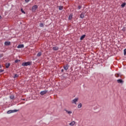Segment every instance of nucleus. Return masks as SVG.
<instances>
[{
    "mask_svg": "<svg viewBox=\"0 0 126 126\" xmlns=\"http://www.w3.org/2000/svg\"><path fill=\"white\" fill-rule=\"evenodd\" d=\"M53 50L54 51H58L59 50V47L58 46H54L53 47Z\"/></svg>",
    "mask_w": 126,
    "mask_h": 126,
    "instance_id": "nucleus-11",
    "label": "nucleus"
},
{
    "mask_svg": "<svg viewBox=\"0 0 126 126\" xmlns=\"http://www.w3.org/2000/svg\"><path fill=\"white\" fill-rule=\"evenodd\" d=\"M75 124H76V122H75V121H72L69 124V125L71 126H74V125H75Z\"/></svg>",
    "mask_w": 126,
    "mask_h": 126,
    "instance_id": "nucleus-7",
    "label": "nucleus"
},
{
    "mask_svg": "<svg viewBox=\"0 0 126 126\" xmlns=\"http://www.w3.org/2000/svg\"><path fill=\"white\" fill-rule=\"evenodd\" d=\"M31 64H32L31 62H25L23 63L22 65H23V66H28V65H31Z\"/></svg>",
    "mask_w": 126,
    "mask_h": 126,
    "instance_id": "nucleus-1",
    "label": "nucleus"
},
{
    "mask_svg": "<svg viewBox=\"0 0 126 126\" xmlns=\"http://www.w3.org/2000/svg\"><path fill=\"white\" fill-rule=\"evenodd\" d=\"M118 83H124V81H123L122 79H118L117 80Z\"/></svg>",
    "mask_w": 126,
    "mask_h": 126,
    "instance_id": "nucleus-12",
    "label": "nucleus"
},
{
    "mask_svg": "<svg viewBox=\"0 0 126 126\" xmlns=\"http://www.w3.org/2000/svg\"><path fill=\"white\" fill-rule=\"evenodd\" d=\"M19 62H20V60H16L15 61V63H19Z\"/></svg>",
    "mask_w": 126,
    "mask_h": 126,
    "instance_id": "nucleus-23",
    "label": "nucleus"
},
{
    "mask_svg": "<svg viewBox=\"0 0 126 126\" xmlns=\"http://www.w3.org/2000/svg\"><path fill=\"white\" fill-rule=\"evenodd\" d=\"M0 72H3V70H0Z\"/></svg>",
    "mask_w": 126,
    "mask_h": 126,
    "instance_id": "nucleus-29",
    "label": "nucleus"
},
{
    "mask_svg": "<svg viewBox=\"0 0 126 126\" xmlns=\"http://www.w3.org/2000/svg\"><path fill=\"white\" fill-rule=\"evenodd\" d=\"M31 0H25L26 2H29Z\"/></svg>",
    "mask_w": 126,
    "mask_h": 126,
    "instance_id": "nucleus-27",
    "label": "nucleus"
},
{
    "mask_svg": "<svg viewBox=\"0 0 126 126\" xmlns=\"http://www.w3.org/2000/svg\"><path fill=\"white\" fill-rule=\"evenodd\" d=\"M41 56H42V53H41V52H39V53L37 54V57H41Z\"/></svg>",
    "mask_w": 126,
    "mask_h": 126,
    "instance_id": "nucleus-18",
    "label": "nucleus"
},
{
    "mask_svg": "<svg viewBox=\"0 0 126 126\" xmlns=\"http://www.w3.org/2000/svg\"><path fill=\"white\" fill-rule=\"evenodd\" d=\"M81 107H82V104L79 103V104L78 105V108L79 109H80V108H81Z\"/></svg>",
    "mask_w": 126,
    "mask_h": 126,
    "instance_id": "nucleus-16",
    "label": "nucleus"
},
{
    "mask_svg": "<svg viewBox=\"0 0 126 126\" xmlns=\"http://www.w3.org/2000/svg\"><path fill=\"white\" fill-rule=\"evenodd\" d=\"M64 111H65V112L66 113V114H67V115L70 116L71 115V114H72V111H69L67 110L66 109H64Z\"/></svg>",
    "mask_w": 126,
    "mask_h": 126,
    "instance_id": "nucleus-5",
    "label": "nucleus"
},
{
    "mask_svg": "<svg viewBox=\"0 0 126 126\" xmlns=\"http://www.w3.org/2000/svg\"><path fill=\"white\" fill-rule=\"evenodd\" d=\"M40 27H44V24L40 23L39 25Z\"/></svg>",
    "mask_w": 126,
    "mask_h": 126,
    "instance_id": "nucleus-22",
    "label": "nucleus"
},
{
    "mask_svg": "<svg viewBox=\"0 0 126 126\" xmlns=\"http://www.w3.org/2000/svg\"><path fill=\"white\" fill-rule=\"evenodd\" d=\"M18 76H19V75H18V74H15L14 78H16V77H18Z\"/></svg>",
    "mask_w": 126,
    "mask_h": 126,
    "instance_id": "nucleus-24",
    "label": "nucleus"
},
{
    "mask_svg": "<svg viewBox=\"0 0 126 126\" xmlns=\"http://www.w3.org/2000/svg\"><path fill=\"white\" fill-rule=\"evenodd\" d=\"M10 98L12 100H13V99H14V96L13 95H11L10 96Z\"/></svg>",
    "mask_w": 126,
    "mask_h": 126,
    "instance_id": "nucleus-21",
    "label": "nucleus"
},
{
    "mask_svg": "<svg viewBox=\"0 0 126 126\" xmlns=\"http://www.w3.org/2000/svg\"><path fill=\"white\" fill-rule=\"evenodd\" d=\"M69 20H71L72 19V15H70L68 17Z\"/></svg>",
    "mask_w": 126,
    "mask_h": 126,
    "instance_id": "nucleus-17",
    "label": "nucleus"
},
{
    "mask_svg": "<svg viewBox=\"0 0 126 126\" xmlns=\"http://www.w3.org/2000/svg\"><path fill=\"white\" fill-rule=\"evenodd\" d=\"M10 44L11 43L10 41H5L4 42L5 46H10Z\"/></svg>",
    "mask_w": 126,
    "mask_h": 126,
    "instance_id": "nucleus-8",
    "label": "nucleus"
},
{
    "mask_svg": "<svg viewBox=\"0 0 126 126\" xmlns=\"http://www.w3.org/2000/svg\"><path fill=\"white\" fill-rule=\"evenodd\" d=\"M0 19H1V16H0Z\"/></svg>",
    "mask_w": 126,
    "mask_h": 126,
    "instance_id": "nucleus-31",
    "label": "nucleus"
},
{
    "mask_svg": "<svg viewBox=\"0 0 126 126\" xmlns=\"http://www.w3.org/2000/svg\"><path fill=\"white\" fill-rule=\"evenodd\" d=\"M22 100H23V101H24V100H25V99H23Z\"/></svg>",
    "mask_w": 126,
    "mask_h": 126,
    "instance_id": "nucleus-33",
    "label": "nucleus"
},
{
    "mask_svg": "<svg viewBox=\"0 0 126 126\" xmlns=\"http://www.w3.org/2000/svg\"><path fill=\"white\" fill-rule=\"evenodd\" d=\"M126 3H123V4H121L122 7H125L126 6Z\"/></svg>",
    "mask_w": 126,
    "mask_h": 126,
    "instance_id": "nucleus-19",
    "label": "nucleus"
},
{
    "mask_svg": "<svg viewBox=\"0 0 126 126\" xmlns=\"http://www.w3.org/2000/svg\"><path fill=\"white\" fill-rule=\"evenodd\" d=\"M81 7H82L81 6L79 5V6H78V9H80L81 8Z\"/></svg>",
    "mask_w": 126,
    "mask_h": 126,
    "instance_id": "nucleus-28",
    "label": "nucleus"
},
{
    "mask_svg": "<svg viewBox=\"0 0 126 126\" xmlns=\"http://www.w3.org/2000/svg\"><path fill=\"white\" fill-rule=\"evenodd\" d=\"M37 8H38V6H37V5L33 6L32 7V11L34 12V11H36V9H37Z\"/></svg>",
    "mask_w": 126,
    "mask_h": 126,
    "instance_id": "nucleus-3",
    "label": "nucleus"
},
{
    "mask_svg": "<svg viewBox=\"0 0 126 126\" xmlns=\"http://www.w3.org/2000/svg\"><path fill=\"white\" fill-rule=\"evenodd\" d=\"M80 18H84V13H82L81 15H80Z\"/></svg>",
    "mask_w": 126,
    "mask_h": 126,
    "instance_id": "nucleus-13",
    "label": "nucleus"
},
{
    "mask_svg": "<svg viewBox=\"0 0 126 126\" xmlns=\"http://www.w3.org/2000/svg\"><path fill=\"white\" fill-rule=\"evenodd\" d=\"M116 77H118V76H117V74L116 75Z\"/></svg>",
    "mask_w": 126,
    "mask_h": 126,
    "instance_id": "nucleus-34",
    "label": "nucleus"
},
{
    "mask_svg": "<svg viewBox=\"0 0 126 126\" xmlns=\"http://www.w3.org/2000/svg\"><path fill=\"white\" fill-rule=\"evenodd\" d=\"M18 49H21L22 48H24V45L20 44L17 46Z\"/></svg>",
    "mask_w": 126,
    "mask_h": 126,
    "instance_id": "nucleus-9",
    "label": "nucleus"
},
{
    "mask_svg": "<svg viewBox=\"0 0 126 126\" xmlns=\"http://www.w3.org/2000/svg\"><path fill=\"white\" fill-rule=\"evenodd\" d=\"M68 67H69L68 65L63 66V68L65 70H67L68 69Z\"/></svg>",
    "mask_w": 126,
    "mask_h": 126,
    "instance_id": "nucleus-10",
    "label": "nucleus"
},
{
    "mask_svg": "<svg viewBox=\"0 0 126 126\" xmlns=\"http://www.w3.org/2000/svg\"><path fill=\"white\" fill-rule=\"evenodd\" d=\"M3 57V54H0V58H2Z\"/></svg>",
    "mask_w": 126,
    "mask_h": 126,
    "instance_id": "nucleus-26",
    "label": "nucleus"
},
{
    "mask_svg": "<svg viewBox=\"0 0 126 126\" xmlns=\"http://www.w3.org/2000/svg\"><path fill=\"white\" fill-rule=\"evenodd\" d=\"M21 11L22 13H24V14H25L26 13L24 11V10H23V8L21 9Z\"/></svg>",
    "mask_w": 126,
    "mask_h": 126,
    "instance_id": "nucleus-20",
    "label": "nucleus"
},
{
    "mask_svg": "<svg viewBox=\"0 0 126 126\" xmlns=\"http://www.w3.org/2000/svg\"><path fill=\"white\" fill-rule=\"evenodd\" d=\"M85 36H86V35H85V34H84L82 36H81L80 37V40H83L84 38H85Z\"/></svg>",
    "mask_w": 126,
    "mask_h": 126,
    "instance_id": "nucleus-15",
    "label": "nucleus"
},
{
    "mask_svg": "<svg viewBox=\"0 0 126 126\" xmlns=\"http://www.w3.org/2000/svg\"><path fill=\"white\" fill-rule=\"evenodd\" d=\"M48 93V91H41L40 93V95H42V96H43V95H45V94H47V93Z\"/></svg>",
    "mask_w": 126,
    "mask_h": 126,
    "instance_id": "nucleus-6",
    "label": "nucleus"
},
{
    "mask_svg": "<svg viewBox=\"0 0 126 126\" xmlns=\"http://www.w3.org/2000/svg\"><path fill=\"white\" fill-rule=\"evenodd\" d=\"M61 71H62V72H63V69H62L61 70Z\"/></svg>",
    "mask_w": 126,
    "mask_h": 126,
    "instance_id": "nucleus-30",
    "label": "nucleus"
},
{
    "mask_svg": "<svg viewBox=\"0 0 126 126\" xmlns=\"http://www.w3.org/2000/svg\"><path fill=\"white\" fill-rule=\"evenodd\" d=\"M63 6H59V10H63Z\"/></svg>",
    "mask_w": 126,
    "mask_h": 126,
    "instance_id": "nucleus-25",
    "label": "nucleus"
},
{
    "mask_svg": "<svg viewBox=\"0 0 126 126\" xmlns=\"http://www.w3.org/2000/svg\"><path fill=\"white\" fill-rule=\"evenodd\" d=\"M0 68H1V65H0Z\"/></svg>",
    "mask_w": 126,
    "mask_h": 126,
    "instance_id": "nucleus-32",
    "label": "nucleus"
},
{
    "mask_svg": "<svg viewBox=\"0 0 126 126\" xmlns=\"http://www.w3.org/2000/svg\"><path fill=\"white\" fill-rule=\"evenodd\" d=\"M16 112H18L17 110H9L7 111V114H11L12 113H16Z\"/></svg>",
    "mask_w": 126,
    "mask_h": 126,
    "instance_id": "nucleus-4",
    "label": "nucleus"
},
{
    "mask_svg": "<svg viewBox=\"0 0 126 126\" xmlns=\"http://www.w3.org/2000/svg\"><path fill=\"white\" fill-rule=\"evenodd\" d=\"M76 102H78V98H76L71 101L72 104H75L76 105Z\"/></svg>",
    "mask_w": 126,
    "mask_h": 126,
    "instance_id": "nucleus-2",
    "label": "nucleus"
},
{
    "mask_svg": "<svg viewBox=\"0 0 126 126\" xmlns=\"http://www.w3.org/2000/svg\"><path fill=\"white\" fill-rule=\"evenodd\" d=\"M6 68H8L10 66V63H6Z\"/></svg>",
    "mask_w": 126,
    "mask_h": 126,
    "instance_id": "nucleus-14",
    "label": "nucleus"
}]
</instances>
